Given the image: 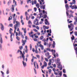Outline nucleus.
<instances>
[{"label":"nucleus","mask_w":77,"mask_h":77,"mask_svg":"<svg viewBox=\"0 0 77 77\" xmlns=\"http://www.w3.org/2000/svg\"><path fill=\"white\" fill-rule=\"evenodd\" d=\"M46 7V5H44L43 6H41V5H40V8L41 9H43V10H44L45 9Z\"/></svg>","instance_id":"obj_16"},{"label":"nucleus","mask_w":77,"mask_h":77,"mask_svg":"<svg viewBox=\"0 0 77 77\" xmlns=\"http://www.w3.org/2000/svg\"><path fill=\"white\" fill-rule=\"evenodd\" d=\"M14 5H12V10L11 11L12 12H14Z\"/></svg>","instance_id":"obj_20"},{"label":"nucleus","mask_w":77,"mask_h":77,"mask_svg":"<svg viewBox=\"0 0 77 77\" xmlns=\"http://www.w3.org/2000/svg\"><path fill=\"white\" fill-rule=\"evenodd\" d=\"M12 3V1H11V0H9V1L8 2V3H7V5L9 6H10V4L11 3Z\"/></svg>","instance_id":"obj_21"},{"label":"nucleus","mask_w":77,"mask_h":77,"mask_svg":"<svg viewBox=\"0 0 77 77\" xmlns=\"http://www.w3.org/2000/svg\"><path fill=\"white\" fill-rule=\"evenodd\" d=\"M23 63L24 66H26V63H25V62L23 61Z\"/></svg>","instance_id":"obj_29"},{"label":"nucleus","mask_w":77,"mask_h":77,"mask_svg":"<svg viewBox=\"0 0 77 77\" xmlns=\"http://www.w3.org/2000/svg\"><path fill=\"white\" fill-rule=\"evenodd\" d=\"M74 34L75 35H76V36H77V32H75Z\"/></svg>","instance_id":"obj_54"},{"label":"nucleus","mask_w":77,"mask_h":77,"mask_svg":"<svg viewBox=\"0 0 77 77\" xmlns=\"http://www.w3.org/2000/svg\"><path fill=\"white\" fill-rule=\"evenodd\" d=\"M45 27V29H48L49 28V27L48 26H44L43 27Z\"/></svg>","instance_id":"obj_47"},{"label":"nucleus","mask_w":77,"mask_h":77,"mask_svg":"<svg viewBox=\"0 0 77 77\" xmlns=\"http://www.w3.org/2000/svg\"><path fill=\"white\" fill-rule=\"evenodd\" d=\"M74 43H75V42H77V38H75V41H74Z\"/></svg>","instance_id":"obj_42"},{"label":"nucleus","mask_w":77,"mask_h":77,"mask_svg":"<svg viewBox=\"0 0 77 77\" xmlns=\"http://www.w3.org/2000/svg\"><path fill=\"white\" fill-rule=\"evenodd\" d=\"M17 19H14L13 20V23L14 24H15V23H16V24H17V23L19 22V23H20V22H18L17 21Z\"/></svg>","instance_id":"obj_12"},{"label":"nucleus","mask_w":77,"mask_h":77,"mask_svg":"<svg viewBox=\"0 0 77 77\" xmlns=\"http://www.w3.org/2000/svg\"><path fill=\"white\" fill-rule=\"evenodd\" d=\"M45 60L47 61V62H48V59L47 58H45Z\"/></svg>","instance_id":"obj_49"},{"label":"nucleus","mask_w":77,"mask_h":77,"mask_svg":"<svg viewBox=\"0 0 77 77\" xmlns=\"http://www.w3.org/2000/svg\"><path fill=\"white\" fill-rule=\"evenodd\" d=\"M25 15L26 16V20H29V19H30V15L26 11L25 13Z\"/></svg>","instance_id":"obj_2"},{"label":"nucleus","mask_w":77,"mask_h":77,"mask_svg":"<svg viewBox=\"0 0 77 77\" xmlns=\"http://www.w3.org/2000/svg\"><path fill=\"white\" fill-rule=\"evenodd\" d=\"M23 31H24V33L25 34H26V29H24V30H23Z\"/></svg>","instance_id":"obj_32"},{"label":"nucleus","mask_w":77,"mask_h":77,"mask_svg":"<svg viewBox=\"0 0 77 77\" xmlns=\"http://www.w3.org/2000/svg\"><path fill=\"white\" fill-rule=\"evenodd\" d=\"M63 76L65 77H67V75L65 74H63Z\"/></svg>","instance_id":"obj_57"},{"label":"nucleus","mask_w":77,"mask_h":77,"mask_svg":"<svg viewBox=\"0 0 77 77\" xmlns=\"http://www.w3.org/2000/svg\"><path fill=\"white\" fill-rule=\"evenodd\" d=\"M11 31H13V29L11 28H10V30H9V32L11 34V37H12L13 35V33H12Z\"/></svg>","instance_id":"obj_11"},{"label":"nucleus","mask_w":77,"mask_h":77,"mask_svg":"<svg viewBox=\"0 0 77 77\" xmlns=\"http://www.w3.org/2000/svg\"><path fill=\"white\" fill-rule=\"evenodd\" d=\"M66 14L67 16H68V18L69 19L71 18V17H74V16L73 14H69L68 11H67L66 12Z\"/></svg>","instance_id":"obj_4"},{"label":"nucleus","mask_w":77,"mask_h":77,"mask_svg":"<svg viewBox=\"0 0 77 77\" xmlns=\"http://www.w3.org/2000/svg\"><path fill=\"white\" fill-rule=\"evenodd\" d=\"M40 17H39V18H41L42 17V13H40V14H39Z\"/></svg>","instance_id":"obj_33"},{"label":"nucleus","mask_w":77,"mask_h":77,"mask_svg":"<svg viewBox=\"0 0 77 77\" xmlns=\"http://www.w3.org/2000/svg\"><path fill=\"white\" fill-rule=\"evenodd\" d=\"M49 52H48L46 54V56H48L49 55Z\"/></svg>","instance_id":"obj_36"},{"label":"nucleus","mask_w":77,"mask_h":77,"mask_svg":"<svg viewBox=\"0 0 77 77\" xmlns=\"http://www.w3.org/2000/svg\"><path fill=\"white\" fill-rule=\"evenodd\" d=\"M22 42L23 43L22 44V45L23 46H24L25 44V43H26L27 42V41L26 40H24L22 39Z\"/></svg>","instance_id":"obj_7"},{"label":"nucleus","mask_w":77,"mask_h":77,"mask_svg":"<svg viewBox=\"0 0 77 77\" xmlns=\"http://www.w3.org/2000/svg\"><path fill=\"white\" fill-rule=\"evenodd\" d=\"M9 26H10L12 27V26H13V24H10Z\"/></svg>","instance_id":"obj_62"},{"label":"nucleus","mask_w":77,"mask_h":77,"mask_svg":"<svg viewBox=\"0 0 77 77\" xmlns=\"http://www.w3.org/2000/svg\"><path fill=\"white\" fill-rule=\"evenodd\" d=\"M21 35L22 38L23 39H24V37L23 35V34H22V33H21Z\"/></svg>","instance_id":"obj_41"},{"label":"nucleus","mask_w":77,"mask_h":77,"mask_svg":"<svg viewBox=\"0 0 77 77\" xmlns=\"http://www.w3.org/2000/svg\"><path fill=\"white\" fill-rule=\"evenodd\" d=\"M44 45H46V42L45 41H44Z\"/></svg>","instance_id":"obj_60"},{"label":"nucleus","mask_w":77,"mask_h":77,"mask_svg":"<svg viewBox=\"0 0 77 77\" xmlns=\"http://www.w3.org/2000/svg\"><path fill=\"white\" fill-rule=\"evenodd\" d=\"M29 47L30 48V50H31L32 49V45L31 44L30 45Z\"/></svg>","instance_id":"obj_43"},{"label":"nucleus","mask_w":77,"mask_h":77,"mask_svg":"<svg viewBox=\"0 0 77 77\" xmlns=\"http://www.w3.org/2000/svg\"><path fill=\"white\" fill-rule=\"evenodd\" d=\"M59 75L60 76H61L62 75V72H60L59 73Z\"/></svg>","instance_id":"obj_50"},{"label":"nucleus","mask_w":77,"mask_h":77,"mask_svg":"<svg viewBox=\"0 0 77 77\" xmlns=\"http://www.w3.org/2000/svg\"><path fill=\"white\" fill-rule=\"evenodd\" d=\"M63 72L64 73H65L66 72V71L65 69H63Z\"/></svg>","instance_id":"obj_55"},{"label":"nucleus","mask_w":77,"mask_h":77,"mask_svg":"<svg viewBox=\"0 0 77 77\" xmlns=\"http://www.w3.org/2000/svg\"><path fill=\"white\" fill-rule=\"evenodd\" d=\"M47 17V15H44V18L45 19Z\"/></svg>","instance_id":"obj_56"},{"label":"nucleus","mask_w":77,"mask_h":77,"mask_svg":"<svg viewBox=\"0 0 77 77\" xmlns=\"http://www.w3.org/2000/svg\"><path fill=\"white\" fill-rule=\"evenodd\" d=\"M34 11L35 12H36L37 10V8H36V7H34Z\"/></svg>","instance_id":"obj_31"},{"label":"nucleus","mask_w":77,"mask_h":77,"mask_svg":"<svg viewBox=\"0 0 77 77\" xmlns=\"http://www.w3.org/2000/svg\"><path fill=\"white\" fill-rule=\"evenodd\" d=\"M69 26H73L74 27V25L72 23H71L70 24Z\"/></svg>","instance_id":"obj_37"},{"label":"nucleus","mask_w":77,"mask_h":77,"mask_svg":"<svg viewBox=\"0 0 77 77\" xmlns=\"http://www.w3.org/2000/svg\"><path fill=\"white\" fill-rule=\"evenodd\" d=\"M9 73V71L8 69H7V70L6 73L7 74H8Z\"/></svg>","instance_id":"obj_30"},{"label":"nucleus","mask_w":77,"mask_h":77,"mask_svg":"<svg viewBox=\"0 0 77 77\" xmlns=\"http://www.w3.org/2000/svg\"><path fill=\"white\" fill-rule=\"evenodd\" d=\"M20 54H22V57L23 58V61H25V56H24V54H23L22 51H21V50L20 51Z\"/></svg>","instance_id":"obj_8"},{"label":"nucleus","mask_w":77,"mask_h":77,"mask_svg":"<svg viewBox=\"0 0 77 77\" xmlns=\"http://www.w3.org/2000/svg\"><path fill=\"white\" fill-rule=\"evenodd\" d=\"M29 35L30 37H32V38H33L34 37V35H30V34H29Z\"/></svg>","instance_id":"obj_39"},{"label":"nucleus","mask_w":77,"mask_h":77,"mask_svg":"<svg viewBox=\"0 0 77 77\" xmlns=\"http://www.w3.org/2000/svg\"><path fill=\"white\" fill-rule=\"evenodd\" d=\"M35 49L34 48H32V51L33 52H34L35 51V53L36 54H38V46L37 45H35Z\"/></svg>","instance_id":"obj_3"},{"label":"nucleus","mask_w":77,"mask_h":77,"mask_svg":"<svg viewBox=\"0 0 77 77\" xmlns=\"http://www.w3.org/2000/svg\"><path fill=\"white\" fill-rule=\"evenodd\" d=\"M53 70L54 72V74L56 75H57L58 74V73L57 72H56V69L55 68H54L53 69Z\"/></svg>","instance_id":"obj_10"},{"label":"nucleus","mask_w":77,"mask_h":77,"mask_svg":"<svg viewBox=\"0 0 77 77\" xmlns=\"http://www.w3.org/2000/svg\"><path fill=\"white\" fill-rule=\"evenodd\" d=\"M23 3V1H20V4L21 5H22Z\"/></svg>","instance_id":"obj_58"},{"label":"nucleus","mask_w":77,"mask_h":77,"mask_svg":"<svg viewBox=\"0 0 77 77\" xmlns=\"http://www.w3.org/2000/svg\"><path fill=\"white\" fill-rule=\"evenodd\" d=\"M12 19V17L11 16H10L8 18V20L10 21Z\"/></svg>","instance_id":"obj_25"},{"label":"nucleus","mask_w":77,"mask_h":77,"mask_svg":"<svg viewBox=\"0 0 77 77\" xmlns=\"http://www.w3.org/2000/svg\"><path fill=\"white\" fill-rule=\"evenodd\" d=\"M57 64L58 65H61V63L60 62H57Z\"/></svg>","instance_id":"obj_27"},{"label":"nucleus","mask_w":77,"mask_h":77,"mask_svg":"<svg viewBox=\"0 0 77 77\" xmlns=\"http://www.w3.org/2000/svg\"><path fill=\"white\" fill-rule=\"evenodd\" d=\"M32 5H34V1H33V0L32 1Z\"/></svg>","instance_id":"obj_61"},{"label":"nucleus","mask_w":77,"mask_h":77,"mask_svg":"<svg viewBox=\"0 0 77 77\" xmlns=\"http://www.w3.org/2000/svg\"><path fill=\"white\" fill-rule=\"evenodd\" d=\"M35 6L36 7L38 8H39L40 7V5H39V4H38V3H37V4H36Z\"/></svg>","instance_id":"obj_22"},{"label":"nucleus","mask_w":77,"mask_h":77,"mask_svg":"<svg viewBox=\"0 0 77 77\" xmlns=\"http://www.w3.org/2000/svg\"><path fill=\"white\" fill-rule=\"evenodd\" d=\"M17 37H16V38L17 39V40L18 41H20V38H19V37L18 36H16Z\"/></svg>","instance_id":"obj_28"},{"label":"nucleus","mask_w":77,"mask_h":77,"mask_svg":"<svg viewBox=\"0 0 77 77\" xmlns=\"http://www.w3.org/2000/svg\"><path fill=\"white\" fill-rule=\"evenodd\" d=\"M0 42L1 43H3V40L2 39V38H0Z\"/></svg>","instance_id":"obj_44"},{"label":"nucleus","mask_w":77,"mask_h":77,"mask_svg":"<svg viewBox=\"0 0 77 77\" xmlns=\"http://www.w3.org/2000/svg\"><path fill=\"white\" fill-rule=\"evenodd\" d=\"M23 18V16H21L20 17V19L21 20V23H22V25H23L24 24V23L23 22V20L22 19Z\"/></svg>","instance_id":"obj_17"},{"label":"nucleus","mask_w":77,"mask_h":77,"mask_svg":"<svg viewBox=\"0 0 77 77\" xmlns=\"http://www.w3.org/2000/svg\"><path fill=\"white\" fill-rule=\"evenodd\" d=\"M15 16H16L15 14H14L13 16L12 15V16H13V18L14 19H15L14 18V17H15Z\"/></svg>","instance_id":"obj_51"},{"label":"nucleus","mask_w":77,"mask_h":77,"mask_svg":"<svg viewBox=\"0 0 77 77\" xmlns=\"http://www.w3.org/2000/svg\"><path fill=\"white\" fill-rule=\"evenodd\" d=\"M39 47L41 48L42 50H43L44 49V47L43 45H42L41 44L39 45Z\"/></svg>","instance_id":"obj_19"},{"label":"nucleus","mask_w":77,"mask_h":77,"mask_svg":"<svg viewBox=\"0 0 77 77\" xmlns=\"http://www.w3.org/2000/svg\"><path fill=\"white\" fill-rule=\"evenodd\" d=\"M48 71L49 73H50L51 72L52 70L51 69H49L48 70Z\"/></svg>","instance_id":"obj_52"},{"label":"nucleus","mask_w":77,"mask_h":77,"mask_svg":"<svg viewBox=\"0 0 77 77\" xmlns=\"http://www.w3.org/2000/svg\"><path fill=\"white\" fill-rule=\"evenodd\" d=\"M23 48V46H20L19 47V49L20 50H22Z\"/></svg>","instance_id":"obj_38"},{"label":"nucleus","mask_w":77,"mask_h":77,"mask_svg":"<svg viewBox=\"0 0 77 77\" xmlns=\"http://www.w3.org/2000/svg\"><path fill=\"white\" fill-rule=\"evenodd\" d=\"M36 56L38 58H39L40 57V56L39 55H37Z\"/></svg>","instance_id":"obj_53"},{"label":"nucleus","mask_w":77,"mask_h":77,"mask_svg":"<svg viewBox=\"0 0 77 77\" xmlns=\"http://www.w3.org/2000/svg\"><path fill=\"white\" fill-rule=\"evenodd\" d=\"M68 28L69 29L70 31H72L74 29V27L73 26H70V25H68Z\"/></svg>","instance_id":"obj_6"},{"label":"nucleus","mask_w":77,"mask_h":77,"mask_svg":"<svg viewBox=\"0 0 77 77\" xmlns=\"http://www.w3.org/2000/svg\"><path fill=\"white\" fill-rule=\"evenodd\" d=\"M44 38V37L43 36H41L40 38V40H42Z\"/></svg>","instance_id":"obj_40"},{"label":"nucleus","mask_w":77,"mask_h":77,"mask_svg":"<svg viewBox=\"0 0 77 77\" xmlns=\"http://www.w3.org/2000/svg\"><path fill=\"white\" fill-rule=\"evenodd\" d=\"M31 1V0H27L26 2L27 3V4H29V2Z\"/></svg>","instance_id":"obj_45"},{"label":"nucleus","mask_w":77,"mask_h":77,"mask_svg":"<svg viewBox=\"0 0 77 77\" xmlns=\"http://www.w3.org/2000/svg\"><path fill=\"white\" fill-rule=\"evenodd\" d=\"M53 61V60H51V59H50L49 60V61L50 62L48 63V66H51V63H53L52 62V61Z\"/></svg>","instance_id":"obj_18"},{"label":"nucleus","mask_w":77,"mask_h":77,"mask_svg":"<svg viewBox=\"0 0 77 77\" xmlns=\"http://www.w3.org/2000/svg\"><path fill=\"white\" fill-rule=\"evenodd\" d=\"M20 26V24L19 23V22L18 23L17 22V24H15V25H14V33H15L16 32V30L17 29V31L18 32H18V34H19V36L20 35H21V34H22V32H21L20 31H19V27Z\"/></svg>","instance_id":"obj_1"},{"label":"nucleus","mask_w":77,"mask_h":77,"mask_svg":"<svg viewBox=\"0 0 77 77\" xmlns=\"http://www.w3.org/2000/svg\"><path fill=\"white\" fill-rule=\"evenodd\" d=\"M72 37H71V38L72 39V40H73L75 39V38L74 36L73 35H72Z\"/></svg>","instance_id":"obj_24"},{"label":"nucleus","mask_w":77,"mask_h":77,"mask_svg":"<svg viewBox=\"0 0 77 77\" xmlns=\"http://www.w3.org/2000/svg\"><path fill=\"white\" fill-rule=\"evenodd\" d=\"M46 50L48 51H51V49L49 48H46Z\"/></svg>","instance_id":"obj_34"},{"label":"nucleus","mask_w":77,"mask_h":77,"mask_svg":"<svg viewBox=\"0 0 77 77\" xmlns=\"http://www.w3.org/2000/svg\"><path fill=\"white\" fill-rule=\"evenodd\" d=\"M43 65L41 67V68L42 69H44V68L45 67H47V63L46 62L44 61L43 62Z\"/></svg>","instance_id":"obj_5"},{"label":"nucleus","mask_w":77,"mask_h":77,"mask_svg":"<svg viewBox=\"0 0 77 77\" xmlns=\"http://www.w3.org/2000/svg\"><path fill=\"white\" fill-rule=\"evenodd\" d=\"M65 7L66 8V11H68V9H69V7L68 6V4H66L65 5Z\"/></svg>","instance_id":"obj_15"},{"label":"nucleus","mask_w":77,"mask_h":77,"mask_svg":"<svg viewBox=\"0 0 77 77\" xmlns=\"http://www.w3.org/2000/svg\"><path fill=\"white\" fill-rule=\"evenodd\" d=\"M0 26L1 30L3 31L4 30V26L2 23H0Z\"/></svg>","instance_id":"obj_13"},{"label":"nucleus","mask_w":77,"mask_h":77,"mask_svg":"<svg viewBox=\"0 0 77 77\" xmlns=\"http://www.w3.org/2000/svg\"><path fill=\"white\" fill-rule=\"evenodd\" d=\"M57 67H58V68L59 69H60V70H62V68H63V67L61 65H58Z\"/></svg>","instance_id":"obj_9"},{"label":"nucleus","mask_w":77,"mask_h":77,"mask_svg":"<svg viewBox=\"0 0 77 77\" xmlns=\"http://www.w3.org/2000/svg\"><path fill=\"white\" fill-rule=\"evenodd\" d=\"M47 52V51L46 50L44 49V53H45Z\"/></svg>","instance_id":"obj_64"},{"label":"nucleus","mask_w":77,"mask_h":77,"mask_svg":"<svg viewBox=\"0 0 77 77\" xmlns=\"http://www.w3.org/2000/svg\"><path fill=\"white\" fill-rule=\"evenodd\" d=\"M36 28L38 30H39V28L38 26H36Z\"/></svg>","instance_id":"obj_63"},{"label":"nucleus","mask_w":77,"mask_h":77,"mask_svg":"<svg viewBox=\"0 0 77 77\" xmlns=\"http://www.w3.org/2000/svg\"><path fill=\"white\" fill-rule=\"evenodd\" d=\"M74 19L75 20V21L74 22V25H76L77 24V17H76L74 18Z\"/></svg>","instance_id":"obj_14"},{"label":"nucleus","mask_w":77,"mask_h":77,"mask_svg":"<svg viewBox=\"0 0 77 77\" xmlns=\"http://www.w3.org/2000/svg\"><path fill=\"white\" fill-rule=\"evenodd\" d=\"M49 40L51 41H52L53 40V39L51 37L49 38Z\"/></svg>","instance_id":"obj_48"},{"label":"nucleus","mask_w":77,"mask_h":77,"mask_svg":"<svg viewBox=\"0 0 77 77\" xmlns=\"http://www.w3.org/2000/svg\"><path fill=\"white\" fill-rule=\"evenodd\" d=\"M53 44L52 45V46L53 48H54L55 47V42L54 41H53Z\"/></svg>","instance_id":"obj_23"},{"label":"nucleus","mask_w":77,"mask_h":77,"mask_svg":"<svg viewBox=\"0 0 77 77\" xmlns=\"http://www.w3.org/2000/svg\"><path fill=\"white\" fill-rule=\"evenodd\" d=\"M1 72L2 74V76L4 77V72H3L2 71H1Z\"/></svg>","instance_id":"obj_26"},{"label":"nucleus","mask_w":77,"mask_h":77,"mask_svg":"<svg viewBox=\"0 0 77 77\" xmlns=\"http://www.w3.org/2000/svg\"><path fill=\"white\" fill-rule=\"evenodd\" d=\"M75 43H74V44H73V46L74 47H77V44H75Z\"/></svg>","instance_id":"obj_35"},{"label":"nucleus","mask_w":77,"mask_h":77,"mask_svg":"<svg viewBox=\"0 0 77 77\" xmlns=\"http://www.w3.org/2000/svg\"><path fill=\"white\" fill-rule=\"evenodd\" d=\"M33 30L35 32H38V30H37L35 29H33Z\"/></svg>","instance_id":"obj_46"},{"label":"nucleus","mask_w":77,"mask_h":77,"mask_svg":"<svg viewBox=\"0 0 77 77\" xmlns=\"http://www.w3.org/2000/svg\"><path fill=\"white\" fill-rule=\"evenodd\" d=\"M18 33L17 32H16V37L18 36Z\"/></svg>","instance_id":"obj_59"}]
</instances>
